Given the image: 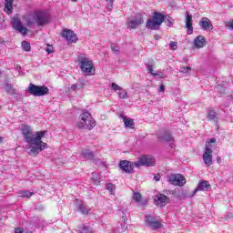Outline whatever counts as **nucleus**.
<instances>
[{
    "mask_svg": "<svg viewBox=\"0 0 233 233\" xmlns=\"http://www.w3.org/2000/svg\"><path fill=\"white\" fill-rule=\"evenodd\" d=\"M82 156L84 157H86V159H94L96 157L94 153L92 151H90L89 149H84L82 151Z\"/></svg>",
    "mask_w": 233,
    "mask_h": 233,
    "instance_id": "obj_25",
    "label": "nucleus"
},
{
    "mask_svg": "<svg viewBox=\"0 0 233 233\" xmlns=\"http://www.w3.org/2000/svg\"><path fill=\"white\" fill-rule=\"evenodd\" d=\"M15 233H25V228H15Z\"/></svg>",
    "mask_w": 233,
    "mask_h": 233,
    "instance_id": "obj_40",
    "label": "nucleus"
},
{
    "mask_svg": "<svg viewBox=\"0 0 233 233\" xmlns=\"http://www.w3.org/2000/svg\"><path fill=\"white\" fill-rule=\"evenodd\" d=\"M3 143V137H0V145Z\"/></svg>",
    "mask_w": 233,
    "mask_h": 233,
    "instance_id": "obj_45",
    "label": "nucleus"
},
{
    "mask_svg": "<svg viewBox=\"0 0 233 233\" xmlns=\"http://www.w3.org/2000/svg\"><path fill=\"white\" fill-rule=\"evenodd\" d=\"M206 117L208 121H214L215 123H218L219 115L213 107H208Z\"/></svg>",
    "mask_w": 233,
    "mask_h": 233,
    "instance_id": "obj_19",
    "label": "nucleus"
},
{
    "mask_svg": "<svg viewBox=\"0 0 233 233\" xmlns=\"http://www.w3.org/2000/svg\"><path fill=\"white\" fill-rule=\"evenodd\" d=\"M156 158L151 155H141L137 161H135V167L139 168V167H155Z\"/></svg>",
    "mask_w": 233,
    "mask_h": 233,
    "instance_id": "obj_6",
    "label": "nucleus"
},
{
    "mask_svg": "<svg viewBox=\"0 0 233 233\" xmlns=\"http://www.w3.org/2000/svg\"><path fill=\"white\" fill-rule=\"evenodd\" d=\"M207 46V37L204 35H198L194 39L193 48H205Z\"/></svg>",
    "mask_w": 233,
    "mask_h": 233,
    "instance_id": "obj_17",
    "label": "nucleus"
},
{
    "mask_svg": "<svg viewBox=\"0 0 233 233\" xmlns=\"http://www.w3.org/2000/svg\"><path fill=\"white\" fill-rule=\"evenodd\" d=\"M168 183L174 187H183L187 183V178L181 174H171L168 177Z\"/></svg>",
    "mask_w": 233,
    "mask_h": 233,
    "instance_id": "obj_9",
    "label": "nucleus"
},
{
    "mask_svg": "<svg viewBox=\"0 0 233 233\" xmlns=\"http://www.w3.org/2000/svg\"><path fill=\"white\" fill-rule=\"evenodd\" d=\"M191 71H192V67L186 66V67H182L180 72L182 74H188V72H191Z\"/></svg>",
    "mask_w": 233,
    "mask_h": 233,
    "instance_id": "obj_37",
    "label": "nucleus"
},
{
    "mask_svg": "<svg viewBox=\"0 0 233 233\" xmlns=\"http://www.w3.org/2000/svg\"><path fill=\"white\" fill-rule=\"evenodd\" d=\"M145 221L147 227H149V228H151L152 230H157V228H161V227H163L161 221L156 220L150 215L146 216Z\"/></svg>",
    "mask_w": 233,
    "mask_h": 233,
    "instance_id": "obj_12",
    "label": "nucleus"
},
{
    "mask_svg": "<svg viewBox=\"0 0 233 233\" xmlns=\"http://www.w3.org/2000/svg\"><path fill=\"white\" fill-rule=\"evenodd\" d=\"M90 233H94V231H90Z\"/></svg>",
    "mask_w": 233,
    "mask_h": 233,
    "instance_id": "obj_48",
    "label": "nucleus"
},
{
    "mask_svg": "<svg viewBox=\"0 0 233 233\" xmlns=\"http://www.w3.org/2000/svg\"><path fill=\"white\" fill-rule=\"evenodd\" d=\"M147 72H149L151 76H157V73H154V66L152 65L147 66Z\"/></svg>",
    "mask_w": 233,
    "mask_h": 233,
    "instance_id": "obj_35",
    "label": "nucleus"
},
{
    "mask_svg": "<svg viewBox=\"0 0 233 233\" xmlns=\"http://www.w3.org/2000/svg\"><path fill=\"white\" fill-rule=\"evenodd\" d=\"M133 199L136 203H141L143 201V196L139 192H135L133 195Z\"/></svg>",
    "mask_w": 233,
    "mask_h": 233,
    "instance_id": "obj_28",
    "label": "nucleus"
},
{
    "mask_svg": "<svg viewBox=\"0 0 233 233\" xmlns=\"http://www.w3.org/2000/svg\"><path fill=\"white\" fill-rule=\"evenodd\" d=\"M226 26L230 28V30H233V20H229L228 23H226Z\"/></svg>",
    "mask_w": 233,
    "mask_h": 233,
    "instance_id": "obj_39",
    "label": "nucleus"
},
{
    "mask_svg": "<svg viewBox=\"0 0 233 233\" xmlns=\"http://www.w3.org/2000/svg\"><path fill=\"white\" fill-rule=\"evenodd\" d=\"M111 50L114 54H119V46H111Z\"/></svg>",
    "mask_w": 233,
    "mask_h": 233,
    "instance_id": "obj_38",
    "label": "nucleus"
},
{
    "mask_svg": "<svg viewBox=\"0 0 233 233\" xmlns=\"http://www.w3.org/2000/svg\"><path fill=\"white\" fill-rule=\"evenodd\" d=\"M22 47L23 50H25V52H30V50L32 49V47L30 46V43L26 41L22 42Z\"/></svg>",
    "mask_w": 233,
    "mask_h": 233,
    "instance_id": "obj_30",
    "label": "nucleus"
},
{
    "mask_svg": "<svg viewBox=\"0 0 233 233\" xmlns=\"http://www.w3.org/2000/svg\"><path fill=\"white\" fill-rule=\"evenodd\" d=\"M165 17H167V15L159 12H154L152 19L147 20L146 28L148 30H159V28H161V25L165 23Z\"/></svg>",
    "mask_w": 233,
    "mask_h": 233,
    "instance_id": "obj_3",
    "label": "nucleus"
},
{
    "mask_svg": "<svg viewBox=\"0 0 233 233\" xmlns=\"http://www.w3.org/2000/svg\"><path fill=\"white\" fill-rule=\"evenodd\" d=\"M169 48L170 50H173V51L177 50V42L171 41L169 43Z\"/></svg>",
    "mask_w": 233,
    "mask_h": 233,
    "instance_id": "obj_34",
    "label": "nucleus"
},
{
    "mask_svg": "<svg viewBox=\"0 0 233 233\" xmlns=\"http://www.w3.org/2000/svg\"><path fill=\"white\" fill-rule=\"evenodd\" d=\"M118 96L120 99H127L128 97V94L127 93V90L121 88L118 92Z\"/></svg>",
    "mask_w": 233,
    "mask_h": 233,
    "instance_id": "obj_29",
    "label": "nucleus"
},
{
    "mask_svg": "<svg viewBox=\"0 0 233 233\" xmlns=\"http://www.w3.org/2000/svg\"><path fill=\"white\" fill-rule=\"evenodd\" d=\"M47 54H52V51H50V49H47Z\"/></svg>",
    "mask_w": 233,
    "mask_h": 233,
    "instance_id": "obj_46",
    "label": "nucleus"
},
{
    "mask_svg": "<svg viewBox=\"0 0 233 233\" xmlns=\"http://www.w3.org/2000/svg\"><path fill=\"white\" fill-rule=\"evenodd\" d=\"M61 36L64 37L67 43H77V35L70 29H64L61 33Z\"/></svg>",
    "mask_w": 233,
    "mask_h": 233,
    "instance_id": "obj_11",
    "label": "nucleus"
},
{
    "mask_svg": "<svg viewBox=\"0 0 233 233\" xmlns=\"http://www.w3.org/2000/svg\"><path fill=\"white\" fill-rule=\"evenodd\" d=\"M30 233H32V232H30Z\"/></svg>",
    "mask_w": 233,
    "mask_h": 233,
    "instance_id": "obj_54",
    "label": "nucleus"
},
{
    "mask_svg": "<svg viewBox=\"0 0 233 233\" xmlns=\"http://www.w3.org/2000/svg\"><path fill=\"white\" fill-rule=\"evenodd\" d=\"M156 39H157V38Z\"/></svg>",
    "mask_w": 233,
    "mask_h": 233,
    "instance_id": "obj_52",
    "label": "nucleus"
},
{
    "mask_svg": "<svg viewBox=\"0 0 233 233\" xmlns=\"http://www.w3.org/2000/svg\"><path fill=\"white\" fill-rule=\"evenodd\" d=\"M11 25L14 30H16V32H19L22 35H26V34H28V28L23 25V22H21V18H19V16H14L11 19Z\"/></svg>",
    "mask_w": 233,
    "mask_h": 233,
    "instance_id": "obj_8",
    "label": "nucleus"
},
{
    "mask_svg": "<svg viewBox=\"0 0 233 233\" xmlns=\"http://www.w3.org/2000/svg\"><path fill=\"white\" fill-rule=\"evenodd\" d=\"M154 179H155V181H159V179H161V175H159V174L154 175Z\"/></svg>",
    "mask_w": 233,
    "mask_h": 233,
    "instance_id": "obj_41",
    "label": "nucleus"
},
{
    "mask_svg": "<svg viewBox=\"0 0 233 233\" xmlns=\"http://www.w3.org/2000/svg\"><path fill=\"white\" fill-rule=\"evenodd\" d=\"M4 12L10 15L14 12V0H5V9Z\"/></svg>",
    "mask_w": 233,
    "mask_h": 233,
    "instance_id": "obj_22",
    "label": "nucleus"
},
{
    "mask_svg": "<svg viewBox=\"0 0 233 233\" xmlns=\"http://www.w3.org/2000/svg\"><path fill=\"white\" fill-rule=\"evenodd\" d=\"M154 201L157 207H159V208H163V207H167V205H168V197L163 194L157 195Z\"/></svg>",
    "mask_w": 233,
    "mask_h": 233,
    "instance_id": "obj_16",
    "label": "nucleus"
},
{
    "mask_svg": "<svg viewBox=\"0 0 233 233\" xmlns=\"http://www.w3.org/2000/svg\"><path fill=\"white\" fill-rule=\"evenodd\" d=\"M120 117H122L125 127L126 128H131L134 129V127H136L135 123H134V119L132 118H127V116L121 115Z\"/></svg>",
    "mask_w": 233,
    "mask_h": 233,
    "instance_id": "obj_23",
    "label": "nucleus"
},
{
    "mask_svg": "<svg viewBox=\"0 0 233 233\" xmlns=\"http://www.w3.org/2000/svg\"><path fill=\"white\" fill-rule=\"evenodd\" d=\"M114 1L115 0H106V3H108V5H110V6H112V5H114Z\"/></svg>",
    "mask_w": 233,
    "mask_h": 233,
    "instance_id": "obj_44",
    "label": "nucleus"
},
{
    "mask_svg": "<svg viewBox=\"0 0 233 233\" xmlns=\"http://www.w3.org/2000/svg\"><path fill=\"white\" fill-rule=\"evenodd\" d=\"M111 88H112V90H114V92H117V90L119 91V90H121V86H119L117 84H116V83H112L111 84Z\"/></svg>",
    "mask_w": 233,
    "mask_h": 233,
    "instance_id": "obj_36",
    "label": "nucleus"
},
{
    "mask_svg": "<svg viewBox=\"0 0 233 233\" xmlns=\"http://www.w3.org/2000/svg\"><path fill=\"white\" fill-rule=\"evenodd\" d=\"M145 23V20H143V15L141 13H137L134 18H130L127 22V26L129 30H136V28H138Z\"/></svg>",
    "mask_w": 233,
    "mask_h": 233,
    "instance_id": "obj_10",
    "label": "nucleus"
},
{
    "mask_svg": "<svg viewBox=\"0 0 233 233\" xmlns=\"http://www.w3.org/2000/svg\"><path fill=\"white\" fill-rule=\"evenodd\" d=\"M80 69L85 74V76H92L96 74V68H94V64L86 56H82L78 58Z\"/></svg>",
    "mask_w": 233,
    "mask_h": 233,
    "instance_id": "obj_4",
    "label": "nucleus"
},
{
    "mask_svg": "<svg viewBox=\"0 0 233 233\" xmlns=\"http://www.w3.org/2000/svg\"><path fill=\"white\" fill-rule=\"evenodd\" d=\"M73 3H77V0H72Z\"/></svg>",
    "mask_w": 233,
    "mask_h": 233,
    "instance_id": "obj_47",
    "label": "nucleus"
},
{
    "mask_svg": "<svg viewBox=\"0 0 233 233\" xmlns=\"http://www.w3.org/2000/svg\"><path fill=\"white\" fill-rule=\"evenodd\" d=\"M158 92H165V85H161V86H159Z\"/></svg>",
    "mask_w": 233,
    "mask_h": 233,
    "instance_id": "obj_42",
    "label": "nucleus"
},
{
    "mask_svg": "<svg viewBox=\"0 0 233 233\" xmlns=\"http://www.w3.org/2000/svg\"><path fill=\"white\" fill-rule=\"evenodd\" d=\"M164 21L168 26L174 25V19L171 16L166 15Z\"/></svg>",
    "mask_w": 233,
    "mask_h": 233,
    "instance_id": "obj_33",
    "label": "nucleus"
},
{
    "mask_svg": "<svg viewBox=\"0 0 233 233\" xmlns=\"http://www.w3.org/2000/svg\"><path fill=\"white\" fill-rule=\"evenodd\" d=\"M0 77H1V72H0Z\"/></svg>",
    "mask_w": 233,
    "mask_h": 233,
    "instance_id": "obj_49",
    "label": "nucleus"
},
{
    "mask_svg": "<svg viewBox=\"0 0 233 233\" xmlns=\"http://www.w3.org/2000/svg\"><path fill=\"white\" fill-rule=\"evenodd\" d=\"M184 28H187L188 35H192V34H194V27L192 26V15H190L188 11H186V25H184Z\"/></svg>",
    "mask_w": 233,
    "mask_h": 233,
    "instance_id": "obj_18",
    "label": "nucleus"
},
{
    "mask_svg": "<svg viewBox=\"0 0 233 233\" xmlns=\"http://www.w3.org/2000/svg\"><path fill=\"white\" fill-rule=\"evenodd\" d=\"M79 121L76 123V127L79 130H83L86 128V130H92L96 127V119L92 116V114L89 112L81 113L79 117Z\"/></svg>",
    "mask_w": 233,
    "mask_h": 233,
    "instance_id": "obj_2",
    "label": "nucleus"
},
{
    "mask_svg": "<svg viewBox=\"0 0 233 233\" xmlns=\"http://www.w3.org/2000/svg\"><path fill=\"white\" fill-rule=\"evenodd\" d=\"M79 233H90V229L86 225H81L78 228Z\"/></svg>",
    "mask_w": 233,
    "mask_h": 233,
    "instance_id": "obj_32",
    "label": "nucleus"
},
{
    "mask_svg": "<svg viewBox=\"0 0 233 233\" xmlns=\"http://www.w3.org/2000/svg\"><path fill=\"white\" fill-rule=\"evenodd\" d=\"M161 139H163L164 141H167V143H170V141H174V137H172V135H170V132L167 130H164Z\"/></svg>",
    "mask_w": 233,
    "mask_h": 233,
    "instance_id": "obj_24",
    "label": "nucleus"
},
{
    "mask_svg": "<svg viewBox=\"0 0 233 233\" xmlns=\"http://www.w3.org/2000/svg\"><path fill=\"white\" fill-rule=\"evenodd\" d=\"M24 198H32V193L25 192Z\"/></svg>",
    "mask_w": 233,
    "mask_h": 233,
    "instance_id": "obj_43",
    "label": "nucleus"
},
{
    "mask_svg": "<svg viewBox=\"0 0 233 233\" xmlns=\"http://www.w3.org/2000/svg\"><path fill=\"white\" fill-rule=\"evenodd\" d=\"M156 39H157V38Z\"/></svg>",
    "mask_w": 233,
    "mask_h": 233,
    "instance_id": "obj_53",
    "label": "nucleus"
},
{
    "mask_svg": "<svg viewBox=\"0 0 233 233\" xmlns=\"http://www.w3.org/2000/svg\"><path fill=\"white\" fill-rule=\"evenodd\" d=\"M48 15L43 11H36L35 25H37V26H45V25H48Z\"/></svg>",
    "mask_w": 233,
    "mask_h": 233,
    "instance_id": "obj_13",
    "label": "nucleus"
},
{
    "mask_svg": "<svg viewBox=\"0 0 233 233\" xmlns=\"http://www.w3.org/2000/svg\"><path fill=\"white\" fill-rule=\"evenodd\" d=\"M26 92L35 97H43V96H47V94L50 92V89L45 86H35L31 83L29 84Z\"/></svg>",
    "mask_w": 233,
    "mask_h": 233,
    "instance_id": "obj_5",
    "label": "nucleus"
},
{
    "mask_svg": "<svg viewBox=\"0 0 233 233\" xmlns=\"http://www.w3.org/2000/svg\"><path fill=\"white\" fill-rule=\"evenodd\" d=\"M36 11L26 13L22 16L26 26H34L35 25Z\"/></svg>",
    "mask_w": 233,
    "mask_h": 233,
    "instance_id": "obj_15",
    "label": "nucleus"
},
{
    "mask_svg": "<svg viewBox=\"0 0 233 233\" xmlns=\"http://www.w3.org/2000/svg\"><path fill=\"white\" fill-rule=\"evenodd\" d=\"M85 88V82L83 81H78L76 84H74L73 86H71V90H81Z\"/></svg>",
    "mask_w": 233,
    "mask_h": 233,
    "instance_id": "obj_26",
    "label": "nucleus"
},
{
    "mask_svg": "<svg viewBox=\"0 0 233 233\" xmlns=\"http://www.w3.org/2000/svg\"><path fill=\"white\" fill-rule=\"evenodd\" d=\"M22 134L31 147L30 154L35 157L40 152H43L48 144L43 142L41 139L46 135V131H37L35 137L32 136V127L28 125L22 127Z\"/></svg>",
    "mask_w": 233,
    "mask_h": 233,
    "instance_id": "obj_1",
    "label": "nucleus"
},
{
    "mask_svg": "<svg viewBox=\"0 0 233 233\" xmlns=\"http://www.w3.org/2000/svg\"><path fill=\"white\" fill-rule=\"evenodd\" d=\"M134 167H136V162H130L128 160H121L119 162V168L126 172L127 174H130L134 170Z\"/></svg>",
    "mask_w": 233,
    "mask_h": 233,
    "instance_id": "obj_14",
    "label": "nucleus"
},
{
    "mask_svg": "<svg viewBox=\"0 0 233 233\" xmlns=\"http://www.w3.org/2000/svg\"><path fill=\"white\" fill-rule=\"evenodd\" d=\"M106 190L110 192V194H114L116 192V185L109 183L106 186Z\"/></svg>",
    "mask_w": 233,
    "mask_h": 233,
    "instance_id": "obj_31",
    "label": "nucleus"
},
{
    "mask_svg": "<svg viewBox=\"0 0 233 233\" xmlns=\"http://www.w3.org/2000/svg\"><path fill=\"white\" fill-rule=\"evenodd\" d=\"M210 188V184H208V181L207 180H201L198 182L197 188L193 191L194 194H198V192H205Z\"/></svg>",
    "mask_w": 233,
    "mask_h": 233,
    "instance_id": "obj_20",
    "label": "nucleus"
},
{
    "mask_svg": "<svg viewBox=\"0 0 233 233\" xmlns=\"http://www.w3.org/2000/svg\"><path fill=\"white\" fill-rule=\"evenodd\" d=\"M199 26L202 28V30L208 31L210 28H214V25H212V21L208 19V17H203L199 23Z\"/></svg>",
    "mask_w": 233,
    "mask_h": 233,
    "instance_id": "obj_21",
    "label": "nucleus"
},
{
    "mask_svg": "<svg viewBox=\"0 0 233 233\" xmlns=\"http://www.w3.org/2000/svg\"><path fill=\"white\" fill-rule=\"evenodd\" d=\"M212 143H216V138H210L209 140H207L205 151L202 156V159H203L205 165H208V167H210L213 163L212 146H210V145H212Z\"/></svg>",
    "mask_w": 233,
    "mask_h": 233,
    "instance_id": "obj_7",
    "label": "nucleus"
},
{
    "mask_svg": "<svg viewBox=\"0 0 233 233\" xmlns=\"http://www.w3.org/2000/svg\"><path fill=\"white\" fill-rule=\"evenodd\" d=\"M0 8H1V4H0Z\"/></svg>",
    "mask_w": 233,
    "mask_h": 233,
    "instance_id": "obj_50",
    "label": "nucleus"
},
{
    "mask_svg": "<svg viewBox=\"0 0 233 233\" xmlns=\"http://www.w3.org/2000/svg\"><path fill=\"white\" fill-rule=\"evenodd\" d=\"M156 39H157V38Z\"/></svg>",
    "mask_w": 233,
    "mask_h": 233,
    "instance_id": "obj_51",
    "label": "nucleus"
},
{
    "mask_svg": "<svg viewBox=\"0 0 233 233\" xmlns=\"http://www.w3.org/2000/svg\"><path fill=\"white\" fill-rule=\"evenodd\" d=\"M78 212H80V214L86 215L88 212H90V210L86 208V206H85V204H79Z\"/></svg>",
    "mask_w": 233,
    "mask_h": 233,
    "instance_id": "obj_27",
    "label": "nucleus"
}]
</instances>
